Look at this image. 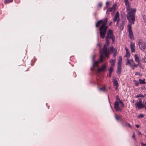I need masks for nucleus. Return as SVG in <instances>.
Masks as SVG:
<instances>
[{
  "label": "nucleus",
  "instance_id": "nucleus-1",
  "mask_svg": "<svg viewBox=\"0 0 146 146\" xmlns=\"http://www.w3.org/2000/svg\"><path fill=\"white\" fill-rule=\"evenodd\" d=\"M107 22V19L105 18L103 20H100L98 21L96 24V26L98 27L101 24L102 25L100 27L99 30L100 31V37L102 38H104L106 34V30L108 27V26L106 25Z\"/></svg>",
  "mask_w": 146,
  "mask_h": 146
},
{
  "label": "nucleus",
  "instance_id": "nucleus-2",
  "mask_svg": "<svg viewBox=\"0 0 146 146\" xmlns=\"http://www.w3.org/2000/svg\"><path fill=\"white\" fill-rule=\"evenodd\" d=\"M124 1L126 6L127 11L128 13L127 15V19L130 21L133 22L134 20L136 10L135 9H133L131 7L128 0H124Z\"/></svg>",
  "mask_w": 146,
  "mask_h": 146
},
{
  "label": "nucleus",
  "instance_id": "nucleus-3",
  "mask_svg": "<svg viewBox=\"0 0 146 146\" xmlns=\"http://www.w3.org/2000/svg\"><path fill=\"white\" fill-rule=\"evenodd\" d=\"M109 39H111L113 42H114L115 40V37L113 35V31L112 30L110 29H109L107 32V36L106 38V43L104 45L103 48V51L106 57H108V52L109 51V50H107V47L109 43Z\"/></svg>",
  "mask_w": 146,
  "mask_h": 146
},
{
  "label": "nucleus",
  "instance_id": "nucleus-4",
  "mask_svg": "<svg viewBox=\"0 0 146 146\" xmlns=\"http://www.w3.org/2000/svg\"><path fill=\"white\" fill-rule=\"evenodd\" d=\"M100 53V58L99 59L98 61H96L94 60V59L95 56V54H93L92 56V59L93 63L92 68H91L93 70V69L95 67H98V64L99 63H100L103 61V59H104V57L103 56L102 54L104 53V52L103 51V49L102 50H99Z\"/></svg>",
  "mask_w": 146,
  "mask_h": 146
},
{
  "label": "nucleus",
  "instance_id": "nucleus-5",
  "mask_svg": "<svg viewBox=\"0 0 146 146\" xmlns=\"http://www.w3.org/2000/svg\"><path fill=\"white\" fill-rule=\"evenodd\" d=\"M119 101H116L114 104V109L117 111H121L122 108L119 107V104L120 103L121 104L122 107H124V105L122 101H121L119 98H118Z\"/></svg>",
  "mask_w": 146,
  "mask_h": 146
},
{
  "label": "nucleus",
  "instance_id": "nucleus-6",
  "mask_svg": "<svg viewBox=\"0 0 146 146\" xmlns=\"http://www.w3.org/2000/svg\"><path fill=\"white\" fill-rule=\"evenodd\" d=\"M139 48L142 50H145L146 48V41L144 42L142 40H139L137 42Z\"/></svg>",
  "mask_w": 146,
  "mask_h": 146
},
{
  "label": "nucleus",
  "instance_id": "nucleus-7",
  "mask_svg": "<svg viewBox=\"0 0 146 146\" xmlns=\"http://www.w3.org/2000/svg\"><path fill=\"white\" fill-rule=\"evenodd\" d=\"M138 100L139 101L135 104L136 108L140 109L144 107L145 106L143 104L141 100V99H139Z\"/></svg>",
  "mask_w": 146,
  "mask_h": 146
},
{
  "label": "nucleus",
  "instance_id": "nucleus-8",
  "mask_svg": "<svg viewBox=\"0 0 146 146\" xmlns=\"http://www.w3.org/2000/svg\"><path fill=\"white\" fill-rule=\"evenodd\" d=\"M107 66V65L106 64H104L100 68H98V72H104L106 70Z\"/></svg>",
  "mask_w": 146,
  "mask_h": 146
},
{
  "label": "nucleus",
  "instance_id": "nucleus-9",
  "mask_svg": "<svg viewBox=\"0 0 146 146\" xmlns=\"http://www.w3.org/2000/svg\"><path fill=\"white\" fill-rule=\"evenodd\" d=\"M130 47L131 49L132 52H134L135 51V43L132 42H131L130 44Z\"/></svg>",
  "mask_w": 146,
  "mask_h": 146
},
{
  "label": "nucleus",
  "instance_id": "nucleus-10",
  "mask_svg": "<svg viewBox=\"0 0 146 146\" xmlns=\"http://www.w3.org/2000/svg\"><path fill=\"white\" fill-rule=\"evenodd\" d=\"M129 21V22L130 23V24H129L128 25V31H132L131 29V24H134V21H135V17H134V21H133V22L130 21L129 20H128Z\"/></svg>",
  "mask_w": 146,
  "mask_h": 146
},
{
  "label": "nucleus",
  "instance_id": "nucleus-11",
  "mask_svg": "<svg viewBox=\"0 0 146 146\" xmlns=\"http://www.w3.org/2000/svg\"><path fill=\"white\" fill-rule=\"evenodd\" d=\"M112 82L114 87H115V86H118L119 84L117 80L114 77L113 78Z\"/></svg>",
  "mask_w": 146,
  "mask_h": 146
},
{
  "label": "nucleus",
  "instance_id": "nucleus-12",
  "mask_svg": "<svg viewBox=\"0 0 146 146\" xmlns=\"http://www.w3.org/2000/svg\"><path fill=\"white\" fill-rule=\"evenodd\" d=\"M129 38L130 39L132 40H134V38L133 35V33L132 31H129Z\"/></svg>",
  "mask_w": 146,
  "mask_h": 146
},
{
  "label": "nucleus",
  "instance_id": "nucleus-13",
  "mask_svg": "<svg viewBox=\"0 0 146 146\" xmlns=\"http://www.w3.org/2000/svg\"><path fill=\"white\" fill-rule=\"evenodd\" d=\"M125 49L126 51L125 57L127 58H129L130 56L129 51L128 50L127 48H125Z\"/></svg>",
  "mask_w": 146,
  "mask_h": 146
},
{
  "label": "nucleus",
  "instance_id": "nucleus-14",
  "mask_svg": "<svg viewBox=\"0 0 146 146\" xmlns=\"http://www.w3.org/2000/svg\"><path fill=\"white\" fill-rule=\"evenodd\" d=\"M119 18V13L118 12H117L116 14H115L114 19H113V20L115 22L116 21L117 19Z\"/></svg>",
  "mask_w": 146,
  "mask_h": 146
},
{
  "label": "nucleus",
  "instance_id": "nucleus-15",
  "mask_svg": "<svg viewBox=\"0 0 146 146\" xmlns=\"http://www.w3.org/2000/svg\"><path fill=\"white\" fill-rule=\"evenodd\" d=\"M134 57H135V61L138 63H139L140 62V60H139V58L137 56V54H135L134 55Z\"/></svg>",
  "mask_w": 146,
  "mask_h": 146
},
{
  "label": "nucleus",
  "instance_id": "nucleus-16",
  "mask_svg": "<svg viewBox=\"0 0 146 146\" xmlns=\"http://www.w3.org/2000/svg\"><path fill=\"white\" fill-rule=\"evenodd\" d=\"M139 83L141 84H146L145 81V79H144L143 80H142L141 79H139Z\"/></svg>",
  "mask_w": 146,
  "mask_h": 146
},
{
  "label": "nucleus",
  "instance_id": "nucleus-17",
  "mask_svg": "<svg viewBox=\"0 0 146 146\" xmlns=\"http://www.w3.org/2000/svg\"><path fill=\"white\" fill-rule=\"evenodd\" d=\"M113 10H115V7H114V5L112 7L109 8L107 9V11L109 12H111Z\"/></svg>",
  "mask_w": 146,
  "mask_h": 146
},
{
  "label": "nucleus",
  "instance_id": "nucleus-18",
  "mask_svg": "<svg viewBox=\"0 0 146 146\" xmlns=\"http://www.w3.org/2000/svg\"><path fill=\"white\" fill-rule=\"evenodd\" d=\"M115 59L111 60L110 61V63L111 64V66H114L115 65Z\"/></svg>",
  "mask_w": 146,
  "mask_h": 146
},
{
  "label": "nucleus",
  "instance_id": "nucleus-19",
  "mask_svg": "<svg viewBox=\"0 0 146 146\" xmlns=\"http://www.w3.org/2000/svg\"><path fill=\"white\" fill-rule=\"evenodd\" d=\"M121 67H117V73L119 74H120L121 73Z\"/></svg>",
  "mask_w": 146,
  "mask_h": 146
},
{
  "label": "nucleus",
  "instance_id": "nucleus-20",
  "mask_svg": "<svg viewBox=\"0 0 146 146\" xmlns=\"http://www.w3.org/2000/svg\"><path fill=\"white\" fill-rule=\"evenodd\" d=\"M126 60V65L129 64V65L130 66H131V62H130V60L128 58Z\"/></svg>",
  "mask_w": 146,
  "mask_h": 146
},
{
  "label": "nucleus",
  "instance_id": "nucleus-21",
  "mask_svg": "<svg viewBox=\"0 0 146 146\" xmlns=\"http://www.w3.org/2000/svg\"><path fill=\"white\" fill-rule=\"evenodd\" d=\"M99 89L100 91H101L104 92L106 90V88L104 86H103L102 88H99Z\"/></svg>",
  "mask_w": 146,
  "mask_h": 146
},
{
  "label": "nucleus",
  "instance_id": "nucleus-22",
  "mask_svg": "<svg viewBox=\"0 0 146 146\" xmlns=\"http://www.w3.org/2000/svg\"><path fill=\"white\" fill-rule=\"evenodd\" d=\"M13 0H5L4 1V3L5 4H7L9 3L12 2Z\"/></svg>",
  "mask_w": 146,
  "mask_h": 146
},
{
  "label": "nucleus",
  "instance_id": "nucleus-23",
  "mask_svg": "<svg viewBox=\"0 0 146 146\" xmlns=\"http://www.w3.org/2000/svg\"><path fill=\"white\" fill-rule=\"evenodd\" d=\"M139 97L144 98V96L141 94L137 95H136V98H139Z\"/></svg>",
  "mask_w": 146,
  "mask_h": 146
},
{
  "label": "nucleus",
  "instance_id": "nucleus-24",
  "mask_svg": "<svg viewBox=\"0 0 146 146\" xmlns=\"http://www.w3.org/2000/svg\"><path fill=\"white\" fill-rule=\"evenodd\" d=\"M113 66H111L109 69V72H112L113 70Z\"/></svg>",
  "mask_w": 146,
  "mask_h": 146
},
{
  "label": "nucleus",
  "instance_id": "nucleus-25",
  "mask_svg": "<svg viewBox=\"0 0 146 146\" xmlns=\"http://www.w3.org/2000/svg\"><path fill=\"white\" fill-rule=\"evenodd\" d=\"M121 62H119V61L118 62L117 67H121Z\"/></svg>",
  "mask_w": 146,
  "mask_h": 146
},
{
  "label": "nucleus",
  "instance_id": "nucleus-26",
  "mask_svg": "<svg viewBox=\"0 0 146 146\" xmlns=\"http://www.w3.org/2000/svg\"><path fill=\"white\" fill-rule=\"evenodd\" d=\"M125 125L126 126H129V127L131 128L132 126H131L128 123H126L125 124Z\"/></svg>",
  "mask_w": 146,
  "mask_h": 146
},
{
  "label": "nucleus",
  "instance_id": "nucleus-27",
  "mask_svg": "<svg viewBox=\"0 0 146 146\" xmlns=\"http://www.w3.org/2000/svg\"><path fill=\"white\" fill-rule=\"evenodd\" d=\"M115 117L117 120H118L120 118V116H118L116 115L115 116Z\"/></svg>",
  "mask_w": 146,
  "mask_h": 146
},
{
  "label": "nucleus",
  "instance_id": "nucleus-28",
  "mask_svg": "<svg viewBox=\"0 0 146 146\" xmlns=\"http://www.w3.org/2000/svg\"><path fill=\"white\" fill-rule=\"evenodd\" d=\"M110 2L109 1H107L106 2V6L107 7H108L109 5Z\"/></svg>",
  "mask_w": 146,
  "mask_h": 146
},
{
  "label": "nucleus",
  "instance_id": "nucleus-29",
  "mask_svg": "<svg viewBox=\"0 0 146 146\" xmlns=\"http://www.w3.org/2000/svg\"><path fill=\"white\" fill-rule=\"evenodd\" d=\"M124 26L122 25H120L119 27V28L121 31H122L123 29Z\"/></svg>",
  "mask_w": 146,
  "mask_h": 146
},
{
  "label": "nucleus",
  "instance_id": "nucleus-30",
  "mask_svg": "<svg viewBox=\"0 0 146 146\" xmlns=\"http://www.w3.org/2000/svg\"><path fill=\"white\" fill-rule=\"evenodd\" d=\"M138 118L143 117H144V115L142 114H140L137 116Z\"/></svg>",
  "mask_w": 146,
  "mask_h": 146
},
{
  "label": "nucleus",
  "instance_id": "nucleus-31",
  "mask_svg": "<svg viewBox=\"0 0 146 146\" xmlns=\"http://www.w3.org/2000/svg\"><path fill=\"white\" fill-rule=\"evenodd\" d=\"M122 60V57L121 56H119V59L118 61L121 62Z\"/></svg>",
  "mask_w": 146,
  "mask_h": 146
},
{
  "label": "nucleus",
  "instance_id": "nucleus-32",
  "mask_svg": "<svg viewBox=\"0 0 146 146\" xmlns=\"http://www.w3.org/2000/svg\"><path fill=\"white\" fill-rule=\"evenodd\" d=\"M135 85L136 86H138L139 85V84H140L138 82H137L136 81H135Z\"/></svg>",
  "mask_w": 146,
  "mask_h": 146
},
{
  "label": "nucleus",
  "instance_id": "nucleus-33",
  "mask_svg": "<svg viewBox=\"0 0 146 146\" xmlns=\"http://www.w3.org/2000/svg\"><path fill=\"white\" fill-rule=\"evenodd\" d=\"M125 22L124 21H121V25H122L123 26H124V25L125 24Z\"/></svg>",
  "mask_w": 146,
  "mask_h": 146
},
{
  "label": "nucleus",
  "instance_id": "nucleus-34",
  "mask_svg": "<svg viewBox=\"0 0 146 146\" xmlns=\"http://www.w3.org/2000/svg\"><path fill=\"white\" fill-rule=\"evenodd\" d=\"M102 3H99L98 4V6L99 7H101L102 6Z\"/></svg>",
  "mask_w": 146,
  "mask_h": 146
},
{
  "label": "nucleus",
  "instance_id": "nucleus-35",
  "mask_svg": "<svg viewBox=\"0 0 146 146\" xmlns=\"http://www.w3.org/2000/svg\"><path fill=\"white\" fill-rule=\"evenodd\" d=\"M15 2L16 3H19L20 2V0H15Z\"/></svg>",
  "mask_w": 146,
  "mask_h": 146
},
{
  "label": "nucleus",
  "instance_id": "nucleus-36",
  "mask_svg": "<svg viewBox=\"0 0 146 146\" xmlns=\"http://www.w3.org/2000/svg\"><path fill=\"white\" fill-rule=\"evenodd\" d=\"M135 75H138L139 76H140V73H139V72H136L135 73Z\"/></svg>",
  "mask_w": 146,
  "mask_h": 146
},
{
  "label": "nucleus",
  "instance_id": "nucleus-37",
  "mask_svg": "<svg viewBox=\"0 0 146 146\" xmlns=\"http://www.w3.org/2000/svg\"><path fill=\"white\" fill-rule=\"evenodd\" d=\"M143 60L144 62H146V56H144Z\"/></svg>",
  "mask_w": 146,
  "mask_h": 146
},
{
  "label": "nucleus",
  "instance_id": "nucleus-38",
  "mask_svg": "<svg viewBox=\"0 0 146 146\" xmlns=\"http://www.w3.org/2000/svg\"><path fill=\"white\" fill-rule=\"evenodd\" d=\"M132 137L134 139H135V134L134 132L133 133V135L132 136Z\"/></svg>",
  "mask_w": 146,
  "mask_h": 146
},
{
  "label": "nucleus",
  "instance_id": "nucleus-39",
  "mask_svg": "<svg viewBox=\"0 0 146 146\" xmlns=\"http://www.w3.org/2000/svg\"><path fill=\"white\" fill-rule=\"evenodd\" d=\"M141 144L143 146H146V143L144 144L143 143H141Z\"/></svg>",
  "mask_w": 146,
  "mask_h": 146
},
{
  "label": "nucleus",
  "instance_id": "nucleus-40",
  "mask_svg": "<svg viewBox=\"0 0 146 146\" xmlns=\"http://www.w3.org/2000/svg\"><path fill=\"white\" fill-rule=\"evenodd\" d=\"M116 51L115 52H114L113 53V56L114 57H115L116 56Z\"/></svg>",
  "mask_w": 146,
  "mask_h": 146
},
{
  "label": "nucleus",
  "instance_id": "nucleus-41",
  "mask_svg": "<svg viewBox=\"0 0 146 146\" xmlns=\"http://www.w3.org/2000/svg\"><path fill=\"white\" fill-rule=\"evenodd\" d=\"M144 20L145 25H146V18H145Z\"/></svg>",
  "mask_w": 146,
  "mask_h": 146
},
{
  "label": "nucleus",
  "instance_id": "nucleus-42",
  "mask_svg": "<svg viewBox=\"0 0 146 146\" xmlns=\"http://www.w3.org/2000/svg\"><path fill=\"white\" fill-rule=\"evenodd\" d=\"M118 86H115V90H117V88Z\"/></svg>",
  "mask_w": 146,
  "mask_h": 146
},
{
  "label": "nucleus",
  "instance_id": "nucleus-43",
  "mask_svg": "<svg viewBox=\"0 0 146 146\" xmlns=\"http://www.w3.org/2000/svg\"><path fill=\"white\" fill-rule=\"evenodd\" d=\"M111 72H109V76L110 78V77H111Z\"/></svg>",
  "mask_w": 146,
  "mask_h": 146
},
{
  "label": "nucleus",
  "instance_id": "nucleus-44",
  "mask_svg": "<svg viewBox=\"0 0 146 146\" xmlns=\"http://www.w3.org/2000/svg\"><path fill=\"white\" fill-rule=\"evenodd\" d=\"M135 126L137 128H139V126L138 125H136Z\"/></svg>",
  "mask_w": 146,
  "mask_h": 146
},
{
  "label": "nucleus",
  "instance_id": "nucleus-45",
  "mask_svg": "<svg viewBox=\"0 0 146 146\" xmlns=\"http://www.w3.org/2000/svg\"><path fill=\"white\" fill-rule=\"evenodd\" d=\"M111 22H110V23H109V26H110L111 25Z\"/></svg>",
  "mask_w": 146,
  "mask_h": 146
},
{
  "label": "nucleus",
  "instance_id": "nucleus-46",
  "mask_svg": "<svg viewBox=\"0 0 146 146\" xmlns=\"http://www.w3.org/2000/svg\"><path fill=\"white\" fill-rule=\"evenodd\" d=\"M134 66H135V67H137V65H136L135 64H134V65H133Z\"/></svg>",
  "mask_w": 146,
  "mask_h": 146
},
{
  "label": "nucleus",
  "instance_id": "nucleus-47",
  "mask_svg": "<svg viewBox=\"0 0 146 146\" xmlns=\"http://www.w3.org/2000/svg\"><path fill=\"white\" fill-rule=\"evenodd\" d=\"M141 134V133L140 132H138V135H139V134Z\"/></svg>",
  "mask_w": 146,
  "mask_h": 146
},
{
  "label": "nucleus",
  "instance_id": "nucleus-48",
  "mask_svg": "<svg viewBox=\"0 0 146 146\" xmlns=\"http://www.w3.org/2000/svg\"><path fill=\"white\" fill-rule=\"evenodd\" d=\"M131 61L133 63L134 62L133 61V60L132 59L131 60Z\"/></svg>",
  "mask_w": 146,
  "mask_h": 146
},
{
  "label": "nucleus",
  "instance_id": "nucleus-49",
  "mask_svg": "<svg viewBox=\"0 0 146 146\" xmlns=\"http://www.w3.org/2000/svg\"><path fill=\"white\" fill-rule=\"evenodd\" d=\"M145 106H146V102H145Z\"/></svg>",
  "mask_w": 146,
  "mask_h": 146
},
{
  "label": "nucleus",
  "instance_id": "nucleus-50",
  "mask_svg": "<svg viewBox=\"0 0 146 146\" xmlns=\"http://www.w3.org/2000/svg\"><path fill=\"white\" fill-rule=\"evenodd\" d=\"M118 20L117 21V24L118 23Z\"/></svg>",
  "mask_w": 146,
  "mask_h": 146
},
{
  "label": "nucleus",
  "instance_id": "nucleus-51",
  "mask_svg": "<svg viewBox=\"0 0 146 146\" xmlns=\"http://www.w3.org/2000/svg\"><path fill=\"white\" fill-rule=\"evenodd\" d=\"M145 137L146 138V135H145Z\"/></svg>",
  "mask_w": 146,
  "mask_h": 146
}]
</instances>
